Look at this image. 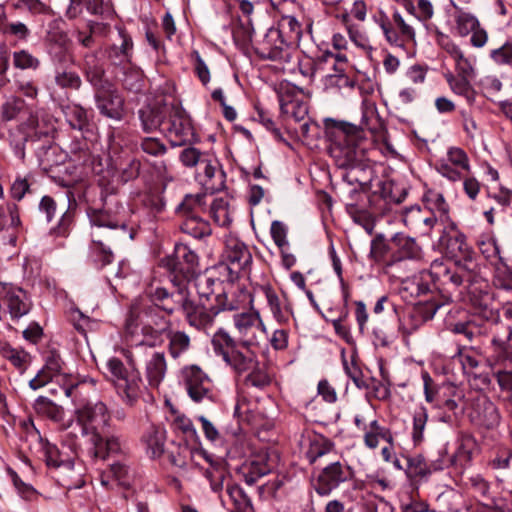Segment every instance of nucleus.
Here are the masks:
<instances>
[{
  "label": "nucleus",
  "instance_id": "nucleus-15",
  "mask_svg": "<svg viewBox=\"0 0 512 512\" xmlns=\"http://www.w3.org/2000/svg\"><path fill=\"white\" fill-rule=\"evenodd\" d=\"M233 323L238 335L237 342H241L243 345H254L257 342V333L266 332L258 312L235 313Z\"/></svg>",
  "mask_w": 512,
  "mask_h": 512
},
{
  "label": "nucleus",
  "instance_id": "nucleus-5",
  "mask_svg": "<svg viewBox=\"0 0 512 512\" xmlns=\"http://www.w3.org/2000/svg\"><path fill=\"white\" fill-rule=\"evenodd\" d=\"M160 266L169 272L170 281L174 285H185L198 270V255L186 244H176L174 253L163 258Z\"/></svg>",
  "mask_w": 512,
  "mask_h": 512
},
{
  "label": "nucleus",
  "instance_id": "nucleus-41",
  "mask_svg": "<svg viewBox=\"0 0 512 512\" xmlns=\"http://www.w3.org/2000/svg\"><path fill=\"white\" fill-rule=\"evenodd\" d=\"M273 30L280 32V36L284 37L290 45H293L296 48L299 46V42L302 37V29L301 24L294 16H283L279 23V27Z\"/></svg>",
  "mask_w": 512,
  "mask_h": 512
},
{
  "label": "nucleus",
  "instance_id": "nucleus-1",
  "mask_svg": "<svg viewBox=\"0 0 512 512\" xmlns=\"http://www.w3.org/2000/svg\"><path fill=\"white\" fill-rule=\"evenodd\" d=\"M439 247L455 259L453 265L443 260H434L429 275L437 289L450 295L458 293L474 294L481 289L484 281L479 274V266L474 253L466 242L455 223L451 222L444 228L439 238Z\"/></svg>",
  "mask_w": 512,
  "mask_h": 512
},
{
  "label": "nucleus",
  "instance_id": "nucleus-3",
  "mask_svg": "<svg viewBox=\"0 0 512 512\" xmlns=\"http://www.w3.org/2000/svg\"><path fill=\"white\" fill-rule=\"evenodd\" d=\"M196 288L200 299H206L210 304L229 311L238 310L251 302L249 292L231 281L205 275L197 279Z\"/></svg>",
  "mask_w": 512,
  "mask_h": 512
},
{
  "label": "nucleus",
  "instance_id": "nucleus-18",
  "mask_svg": "<svg viewBox=\"0 0 512 512\" xmlns=\"http://www.w3.org/2000/svg\"><path fill=\"white\" fill-rule=\"evenodd\" d=\"M468 415L474 425L488 430L496 428L501 420L498 407L487 396L477 397Z\"/></svg>",
  "mask_w": 512,
  "mask_h": 512
},
{
  "label": "nucleus",
  "instance_id": "nucleus-57",
  "mask_svg": "<svg viewBox=\"0 0 512 512\" xmlns=\"http://www.w3.org/2000/svg\"><path fill=\"white\" fill-rule=\"evenodd\" d=\"M13 65L20 70H37L40 67V60L28 50L21 49L13 52Z\"/></svg>",
  "mask_w": 512,
  "mask_h": 512
},
{
  "label": "nucleus",
  "instance_id": "nucleus-63",
  "mask_svg": "<svg viewBox=\"0 0 512 512\" xmlns=\"http://www.w3.org/2000/svg\"><path fill=\"white\" fill-rule=\"evenodd\" d=\"M207 154L202 153L199 149L195 147L188 146L184 148L179 155L180 162L187 168H192L201 164L203 158H205Z\"/></svg>",
  "mask_w": 512,
  "mask_h": 512
},
{
  "label": "nucleus",
  "instance_id": "nucleus-33",
  "mask_svg": "<svg viewBox=\"0 0 512 512\" xmlns=\"http://www.w3.org/2000/svg\"><path fill=\"white\" fill-rule=\"evenodd\" d=\"M93 446L91 454L96 459L105 460L110 455L118 454L122 450V444L117 436L103 438L99 432H93L89 439Z\"/></svg>",
  "mask_w": 512,
  "mask_h": 512
},
{
  "label": "nucleus",
  "instance_id": "nucleus-23",
  "mask_svg": "<svg viewBox=\"0 0 512 512\" xmlns=\"http://www.w3.org/2000/svg\"><path fill=\"white\" fill-rule=\"evenodd\" d=\"M273 466L274 462L271 460L268 452L260 451L244 462L238 469V473L245 483L251 486L258 479L270 473Z\"/></svg>",
  "mask_w": 512,
  "mask_h": 512
},
{
  "label": "nucleus",
  "instance_id": "nucleus-2",
  "mask_svg": "<svg viewBox=\"0 0 512 512\" xmlns=\"http://www.w3.org/2000/svg\"><path fill=\"white\" fill-rule=\"evenodd\" d=\"M325 129L331 139L330 155L339 169L346 171L367 161L362 130L350 123L334 119L325 120Z\"/></svg>",
  "mask_w": 512,
  "mask_h": 512
},
{
  "label": "nucleus",
  "instance_id": "nucleus-16",
  "mask_svg": "<svg viewBox=\"0 0 512 512\" xmlns=\"http://www.w3.org/2000/svg\"><path fill=\"white\" fill-rule=\"evenodd\" d=\"M176 292H169L166 288L161 286L149 285L146 289V295L151 301L150 306L161 308L167 315H172L179 309L187 291L185 285H175Z\"/></svg>",
  "mask_w": 512,
  "mask_h": 512
},
{
  "label": "nucleus",
  "instance_id": "nucleus-4",
  "mask_svg": "<svg viewBox=\"0 0 512 512\" xmlns=\"http://www.w3.org/2000/svg\"><path fill=\"white\" fill-rule=\"evenodd\" d=\"M211 344L215 354L221 356L223 361L239 375L248 372L258 362L256 353L251 350L252 345L237 342L222 328L214 333Z\"/></svg>",
  "mask_w": 512,
  "mask_h": 512
},
{
  "label": "nucleus",
  "instance_id": "nucleus-24",
  "mask_svg": "<svg viewBox=\"0 0 512 512\" xmlns=\"http://www.w3.org/2000/svg\"><path fill=\"white\" fill-rule=\"evenodd\" d=\"M99 112L113 120L120 121L124 117V100L116 90L101 88L95 94Z\"/></svg>",
  "mask_w": 512,
  "mask_h": 512
},
{
  "label": "nucleus",
  "instance_id": "nucleus-48",
  "mask_svg": "<svg viewBox=\"0 0 512 512\" xmlns=\"http://www.w3.org/2000/svg\"><path fill=\"white\" fill-rule=\"evenodd\" d=\"M139 119L141 121V127L144 132L150 133L158 128H163V115L162 112L157 108L145 107L138 111Z\"/></svg>",
  "mask_w": 512,
  "mask_h": 512
},
{
  "label": "nucleus",
  "instance_id": "nucleus-13",
  "mask_svg": "<svg viewBox=\"0 0 512 512\" xmlns=\"http://www.w3.org/2000/svg\"><path fill=\"white\" fill-rule=\"evenodd\" d=\"M225 258L228 262L225 269L230 271L231 278L234 277L233 274L237 276L240 272L243 274L250 273L252 254L247 245L238 238H227L225 245Z\"/></svg>",
  "mask_w": 512,
  "mask_h": 512
},
{
  "label": "nucleus",
  "instance_id": "nucleus-55",
  "mask_svg": "<svg viewBox=\"0 0 512 512\" xmlns=\"http://www.w3.org/2000/svg\"><path fill=\"white\" fill-rule=\"evenodd\" d=\"M0 354L11 362L17 369L24 371L28 359V354L11 347L6 342H0Z\"/></svg>",
  "mask_w": 512,
  "mask_h": 512
},
{
  "label": "nucleus",
  "instance_id": "nucleus-56",
  "mask_svg": "<svg viewBox=\"0 0 512 512\" xmlns=\"http://www.w3.org/2000/svg\"><path fill=\"white\" fill-rule=\"evenodd\" d=\"M432 472L430 466L427 464L422 455H416L407 458L406 473L410 478H424Z\"/></svg>",
  "mask_w": 512,
  "mask_h": 512
},
{
  "label": "nucleus",
  "instance_id": "nucleus-19",
  "mask_svg": "<svg viewBox=\"0 0 512 512\" xmlns=\"http://www.w3.org/2000/svg\"><path fill=\"white\" fill-rule=\"evenodd\" d=\"M0 299L4 300L12 319H20L32 307L27 292L9 283H0Z\"/></svg>",
  "mask_w": 512,
  "mask_h": 512
},
{
  "label": "nucleus",
  "instance_id": "nucleus-8",
  "mask_svg": "<svg viewBox=\"0 0 512 512\" xmlns=\"http://www.w3.org/2000/svg\"><path fill=\"white\" fill-rule=\"evenodd\" d=\"M503 323L499 313L492 309H484L480 314L474 315L470 320L454 324L452 331L463 334L470 342L489 334L494 337Z\"/></svg>",
  "mask_w": 512,
  "mask_h": 512
},
{
  "label": "nucleus",
  "instance_id": "nucleus-54",
  "mask_svg": "<svg viewBox=\"0 0 512 512\" xmlns=\"http://www.w3.org/2000/svg\"><path fill=\"white\" fill-rule=\"evenodd\" d=\"M65 114L73 129L83 130L89 124L88 112L80 105H68Z\"/></svg>",
  "mask_w": 512,
  "mask_h": 512
},
{
  "label": "nucleus",
  "instance_id": "nucleus-59",
  "mask_svg": "<svg viewBox=\"0 0 512 512\" xmlns=\"http://www.w3.org/2000/svg\"><path fill=\"white\" fill-rule=\"evenodd\" d=\"M490 59L498 66L512 68V41L504 42L500 47L492 49L489 53Z\"/></svg>",
  "mask_w": 512,
  "mask_h": 512
},
{
  "label": "nucleus",
  "instance_id": "nucleus-58",
  "mask_svg": "<svg viewBox=\"0 0 512 512\" xmlns=\"http://www.w3.org/2000/svg\"><path fill=\"white\" fill-rule=\"evenodd\" d=\"M280 107L283 113L291 114L298 122L304 121L308 114L307 104L299 100L285 101L284 98L281 97Z\"/></svg>",
  "mask_w": 512,
  "mask_h": 512
},
{
  "label": "nucleus",
  "instance_id": "nucleus-27",
  "mask_svg": "<svg viewBox=\"0 0 512 512\" xmlns=\"http://www.w3.org/2000/svg\"><path fill=\"white\" fill-rule=\"evenodd\" d=\"M62 366L63 361L59 353L54 350L48 351L45 355L44 367L29 381V387L33 390H37L45 386L53 377L60 374Z\"/></svg>",
  "mask_w": 512,
  "mask_h": 512
},
{
  "label": "nucleus",
  "instance_id": "nucleus-42",
  "mask_svg": "<svg viewBox=\"0 0 512 512\" xmlns=\"http://www.w3.org/2000/svg\"><path fill=\"white\" fill-rule=\"evenodd\" d=\"M334 444L322 435H314L309 438V445L305 451V457L310 464H314L319 458L329 454Z\"/></svg>",
  "mask_w": 512,
  "mask_h": 512
},
{
  "label": "nucleus",
  "instance_id": "nucleus-60",
  "mask_svg": "<svg viewBox=\"0 0 512 512\" xmlns=\"http://www.w3.org/2000/svg\"><path fill=\"white\" fill-rule=\"evenodd\" d=\"M493 284L496 288L512 291V270L503 262L495 263Z\"/></svg>",
  "mask_w": 512,
  "mask_h": 512
},
{
  "label": "nucleus",
  "instance_id": "nucleus-45",
  "mask_svg": "<svg viewBox=\"0 0 512 512\" xmlns=\"http://www.w3.org/2000/svg\"><path fill=\"white\" fill-rule=\"evenodd\" d=\"M143 442L151 457H159L164 452L165 433L162 429L151 426L143 435Z\"/></svg>",
  "mask_w": 512,
  "mask_h": 512
},
{
  "label": "nucleus",
  "instance_id": "nucleus-31",
  "mask_svg": "<svg viewBox=\"0 0 512 512\" xmlns=\"http://www.w3.org/2000/svg\"><path fill=\"white\" fill-rule=\"evenodd\" d=\"M367 191H370L373 196H379L387 203H401L407 192L395 185L393 182L388 180H383L377 176H375L371 187Z\"/></svg>",
  "mask_w": 512,
  "mask_h": 512
},
{
  "label": "nucleus",
  "instance_id": "nucleus-26",
  "mask_svg": "<svg viewBox=\"0 0 512 512\" xmlns=\"http://www.w3.org/2000/svg\"><path fill=\"white\" fill-rule=\"evenodd\" d=\"M465 405L464 389L452 383H443V392L437 408L443 409L445 412L449 413L446 421H451L452 417L457 418L462 415L465 410Z\"/></svg>",
  "mask_w": 512,
  "mask_h": 512
},
{
  "label": "nucleus",
  "instance_id": "nucleus-50",
  "mask_svg": "<svg viewBox=\"0 0 512 512\" xmlns=\"http://www.w3.org/2000/svg\"><path fill=\"white\" fill-rule=\"evenodd\" d=\"M451 90L460 96L466 97L470 100L473 96V88L471 85V78L454 75L449 73L445 76Z\"/></svg>",
  "mask_w": 512,
  "mask_h": 512
},
{
  "label": "nucleus",
  "instance_id": "nucleus-53",
  "mask_svg": "<svg viewBox=\"0 0 512 512\" xmlns=\"http://www.w3.org/2000/svg\"><path fill=\"white\" fill-rule=\"evenodd\" d=\"M421 376L426 402L434 404V406L437 407L441 400L443 383L441 385L437 384L428 372H423Z\"/></svg>",
  "mask_w": 512,
  "mask_h": 512
},
{
  "label": "nucleus",
  "instance_id": "nucleus-44",
  "mask_svg": "<svg viewBox=\"0 0 512 512\" xmlns=\"http://www.w3.org/2000/svg\"><path fill=\"white\" fill-rule=\"evenodd\" d=\"M226 492L234 506L232 512H254L250 497L238 484L227 483Z\"/></svg>",
  "mask_w": 512,
  "mask_h": 512
},
{
  "label": "nucleus",
  "instance_id": "nucleus-32",
  "mask_svg": "<svg viewBox=\"0 0 512 512\" xmlns=\"http://www.w3.org/2000/svg\"><path fill=\"white\" fill-rule=\"evenodd\" d=\"M392 243L397 248L394 255L397 261L406 259L420 260L422 258V248L415 238L409 237L403 233H397L393 236Z\"/></svg>",
  "mask_w": 512,
  "mask_h": 512
},
{
  "label": "nucleus",
  "instance_id": "nucleus-51",
  "mask_svg": "<svg viewBox=\"0 0 512 512\" xmlns=\"http://www.w3.org/2000/svg\"><path fill=\"white\" fill-rule=\"evenodd\" d=\"M54 80L55 84L62 89L78 90L82 85L79 74L71 70L57 69Z\"/></svg>",
  "mask_w": 512,
  "mask_h": 512
},
{
  "label": "nucleus",
  "instance_id": "nucleus-12",
  "mask_svg": "<svg viewBox=\"0 0 512 512\" xmlns=\"http://www.w3.org/2000/svg\"><path fill=\"white\" fill-rule=\"evenodd\" d=\"M77 423L81 426L83 435L92 437L93 432L107 426L110 421V413L102 401L91 402L79 406L75 410Z\"/></svg>",
  "mask_w": 512,
  "mask_h": 512
},
{
  "label": "nucleus",
  "instance_id": "nucleus-38",
  "mask_svg": "<svg viewBox=\"0 0 512 512\" xmlns=\"http://www.w3.org/2000/svg\"><path fill=\"white\" fill-rule=\"evenodd\" d=\"M261 290L265 295L268 307L274 319L279 323L287 322L289 320L290 311L278 293L270 285L261 286Z\"/></svg>",
  "mask_w": 512,
  "mask_h": 512
},
{
  "label": "nucleus",
  "instance_id": "nucleus-11",
  "mask_svg": "<svg viewBox=\"0 0 512 512\" xmlns=\"http://www.w3.org/2000/svg\"><path fill=\"white\" fill-rule=\"evenodd\" d=\"M354 477L353 469L346 463L335 461L325 466L313 480L312 485L320 496H328L342 483Z\"/></svg>",
  "mask_w": 512,
  "mask_h": 512
},
{
  "label": "nucleus",
  "instance_id": "nucleus-64",
  "mask_svg": "<svg viewBox=\"0 0 512 512\" xmlns=\"http://www.w3.org/2000/svg\"><path fill=\"white\" fill-rule=\"evenodd\" d=\"M24 100L19 97H11L1 106V118L4 121H11L23 109Z\"/></svg>",
  "mask_w": 512,
  "mask_h": 512
},
{
  "label": "nucleus",
  "instance_id": "nucleus-62",
  "mask_svg": "<svg viewBox=\"0 0 512 512\" xmlns=\"http://www.w3.org/2000/svg\"><path fill=\"white\" fill-rule=\"evenodd\" d=\"M424 209L420 206H411L406 208L402 213V222L411 230L421 229V218Z\"/></svg>",
  "mask_w": 512,
  "mask_h": 512
},
{
  "label": "nucleus",
  "instance_id": "nucleus-52",
  "mask_svg": "<svg viewBox=\"0 0 512 512\" xmlns=\"http://www.w3.org/2000/svg\"><path fill=\"white\" fill-rule=\"evenodd\" d=\"M428 421V412L425 407H420L414 412L411 437L414 445H419L424 440V431Z\"/></svg>",
  "mask_w": 512,
  "mask_h": 512
},
{
  "label": "nucleus",
  "instance_id": "nucleus-20",
  "mask_svg": "<svg viewBox=\"0 0 512 512\" xmlns=\"http://www.w3.org/2000/svg\"><path fill=\"white\" fill-rule=\"evenodd\" d=\"M499 328L491 339L493 353L487 358L491 368L498 364L512 365V328L505 324Z\"/></svg>",
  "mask_w": 512,
  "mask_h": 512
},
{
  "label": "nucleus",
  "instance_id": "nucleus-39",
  "mask_svg": "<svg viewBox=\"0 0 512 512\" xmlns=\"http://www.w3.org/2000/svg\"><path fill=\"white\" fill-rule=\"evenodd\" d=\"M84 72L88 82L96 88H103L105 70L95 52L84 56Z\"/></svg>",
  "mask_w": 512,
  "mask_h": 512
},
{
  "label": "nucleus",
  "instance_id": "nucleus-21",
  "mask_svg": "<svg viewBox=\"0 0 512 512\" xmlns=\"http://www.w3.org/2000/svg\"><path fill=\"white\" fill-rule=\"evenodd\" d=\"M368 413L357 414L354 418L355 426L363 431V442L369 449H376L380 439L385 442L393 441V434L388 427L380 425L378 420L372 419L366 423Z\"/></svg>",
  "mask_w": 512,
  "mask_h": 512
},
{
  "label": "nucleus",
  "instance_id": "nucleus-61",
  "mask_svg": "<svg viewBox=\"0 0 512 512\" xmlns=\"http://www.w3.org/2000/svg\"><path fill=\"white\" fill-rule=\"evenodd\" d=\"M140 149L153 157H161L167 152L166 145L155 137H144L140 142Z\"/></svg>",
  "mask_w": 512,
  "mask_h": 512
},
{
  "label": "nucleus",
  "instance_id": "nucleus-37",
  "mask_svg": "<svg viewBox=\"0 0 512 512\" xmlns=\"http://www.w3.org/2000/svg\"><path fill=\"white\" fill-rule=\"evenodd\" d=\"M105 239L98 232H92V245L90 246V255L93 263L98 269L111 264L114 259L110 247L105 245Z\"/></svg>",
  "mask_w": 512,
  "mask_h": 512
},
{
  "label": "nucleus",
  "instance_id": "nucleus-6",
  "mask_svg": "<svg viewBox=\"0 0 512 512\" xmlns=\"http://www.w3.org/2000/svg\"><path fill=\"white\" fill-rule=\"evenodd\" d=\"M89 220L92 226L99 229L97 231L107 243L118 245L124 241L133 239V233L127 224L121 219L118 213H113L108 209H89Z\"/></svg>",
  "mask_w": 512,
  "mask_h": 512
},
{
  "label": "nucleus",
  "instance_id": "nucleus-22",
  "mask_svg": "<svg viewBox=\"0 0 512 512\" xmlns=\"http://www.w3.org/2000/svg\"><path fill=\"white\" fill-rule=\"evenodd\" d=\"M118 38L106 49L109 62L114 66L128 67L134 55V43L128 32L118 27Z\"/></svg>",
  "mask_w": 512,
  "mask_h": 512
},
{
  "label": "nucleus",
  "instance_id": "nucleus-14",
  "mask_svg": "<svg viewBox=\"0 0 512 512\" xmlns=\"http://www.w3.org/2000/svg\"><path fill=\"white\" fill-rule=\"evenodd\" d=\"M295 53L296 47L290 45L284 37H281L280 32L272 29L265 35L260 48V55L263 58L280 63H290Z\"/></svg>",
  "mask_w": 512,
  "mask_h": 512
},
{
  "label": "nucleus",
  "instance_id": "nucleus-43",
  "mask_svg": "<svg viewBox=\"0 0 512 512\" xmlns=\"http://www.w3.org/2000/svg\"><path fill=\"white\" fill-rule=\"evenodd\" d=\"M33 408L38 415L46 417L55 423L61 422L64 418L65 412L63 407L44 396H39L35 400Z\"/></svg>",
  "mask_w": 512,
  "mask_h": 512
},
{
  "label": "nucleus",
  "instance_id": "nucleus-40",
  "mask_svg": "<svg viewBox=\"0 0 512 512\" xmlns=\"http://www.w3.org/2000/svg\"><path fill=\"white\" fill-rule=\"evenodd\" d=\"M437 310L434 307L432 313L427 315L424 311V307H414L408 313L404 320H400V330L404 335H411L421 325H423L428 319L432 318Z\"/></svg>",
  "mask_w": 512,
  "mask_h": 512
},
{
  "label": "nucleus",
  "instance_id": "nucleus-36",
  "mask_svg": "<svg viewBox=\"0 0 512 512\" xmlns=\"http://www.w3.org/2000/svg\"><path fill=\"white\" fill-rule=\"evenodd\" d=\"M167 351L173 360L185 356L191 348L190 336L182 330H169L167 333Z\"/></svg>",
  "mask_w": 512,
  "mask_h": 512
},
{
  "label": "nucleus",
  "instance_id": "nucleus-28",
  "mask_svg": "<svg viewBox=\"0 0 512 512\" xmlns=\"http://www.w3.org/2000/svg\"><path fill=\"white\" fill-rule=\"evenodd\" d=\"M36 436L40 441L44 459L49 468L61 470L62 472L73 471L74 460L72 458L64 455L56 445L50 443L48 440H43L37 431Z\"/></svg>",
  "mask_w": 512,
  "mask_h": 512
},
{
  "label": "nucleus",
  "instance_id": "nucleus-46",
  "mask_svg": "<svg viewBox=\"0 0 512 512\" xmlns=\"http://www.w3.org/2000/svg\"><path fill=\"white\" fill-rule=\"evenodd\" d=\"M452 6L456 9L454 16L456 29L461 37L469 35L472 31L478 28L480 22L475 15L465 11L461 6H458L456 3H452Z\"/></svg>",
  "mask_w": 512,
  "mask_h": 512
},
{
  "label": "nucleus",
  "instance_id": "nucleus-49",
  "mask_svg": "<svg viewBox=\"0 0 512 512\" xmlns=\"http://www.w3.org/2000/svg\"><path fill=\"white\" fill-rule=\"evenodd\" d=\"M210 214L214 222L222 227H226L231 223L228 201L224 198H216L210 206Z\"/></svg>",
  "mask_w": 512,
  "mask_h": 512
},
{
  "label": "nucleus",
  "instance_id": "nucleus-9",
  "mask_svg": "<svg viewBox=\"0 0 512 512\" xmlns=\"http://www.w3.org/2000/svg\"><path fill=\"white\" fill-rule=\"evenodd\" d=\"M179 309L182 310L184 318L190 327L204 332L213 326L215 318L219 313L229 311L217 305L210 304L206 306L202 302H196L189 297L188 293H186Z\"/></svg>",
  "mask_w": 512,
  "mask_h": 512
},
{
  "label": "nucleus",
  "instance_id": "nucleus-25",
  "mask_svg": "<svg viewBox=\"0 0 512 512\" xmlns=\"http://www.w3.org/2000/svg\"><path fill=\"white\" fill-rule=\"evenodd\" d=\"M218 167V161L208 154L198 167L196 178L207 192L214 193L224 186V173Z\"/></svg>",
  "mask_w": 512,
  "mask_h": 512
},
{
  "label": "nucleus",
  "instance_id": "nucleus-35",
  "mask_svg": "<svg viewBox=\"0 0 512 512\" xmlns=\"http://www.w3.org/2000/svg\"><path fill=\"white\" fill-rule=\"evenodd\" d=\"M167 371V362L164 352H153L145 365V376L148 384L157 388L164 380Z\"/></svg>",
  "mask_w": 512,
  "mask_h": 512
},
{
  "label": "nucleus",
  "instance_id": "nucleus-10",
  "mask_svg": "<svg viewBox=\"0 0 512 512\" xmlns=\"http://www.w3.org/2000/svg\"><path fill=\"white\" fill-rule=\"evenodd\" d=\"M181 376L189 397L196 403L214 402V386L209 376L198 365L182 368Z\"/></svg>",
  "mask_w": 512,
  "mask_h": 512
},
{
  "label": "nucleus",
  "instance_id": "nucleus-30",
  "mask_svg": "<svg viewBox=\"0 0 512 512\" xmlns=\"http://www.w3.org/2000/svg\"><path fill=\"white\" fill-rule=\"evenodd\" d=\"M343 181L351 186H358L361 191H367L375 178L369 159L363 165H355L341 174Z\"/></svg>",
  "mask_w": 512,
  "mask_h": 512
},
{
  "label": "nucleus",
  "instance_id": "nucleus-34",
  "mask_svg": "<svg viewBox=\"0 0 512 512\" xmlns=\"http://www.w3.org/2000/svg\"><path fill=\"white\" fill-rule=\"evenodd\" d=\"M274 380V375L265 363L257 362L253 368L246 372L243 379V386L247 389L263 391L268 388Z\"/></svg>",
  "mask_w": 512,
  "mask_h": 512
},
{
  "label": "nucleus",
  "instance_id": "nucleus-7",
  "mask_svg": "<svg viewBox=\"0 0 512 512\" xmlns=\"http://www.w3.org/2000/svg\"><path fill=\"white\" fill-rule=\"evenodd\" d=\"M162 131L172 146H184L195 138L194 127L186 111L179 105H171L168 119L164 121Z\"/></svg>",
  "mask_w": 512,
  "mask_h": 512
},
{
  "label": "nucleus",
  "instance_id": "nucleus-29",
  "mask_svg": "<svg viewBox=\"0 0 512 512\" xmlns=\"http://www.w3.org/2000/svg\"><path fill=\"white\" fill-rule=\"evenodd\" d=\"M117 394L127 405L133 406L142 394V379L137 372L115 381Z\"/></svg>",
  "mask_w": 512,
  "mask_h": 512
},
{
  "label": "nucleus",
  "instance_id": "nucleus-47",
  "mask_svg": "<svg viewBox=\"0 0 512 512\" xmlns=\"http://www.w3.org/2000/svg\"><path fill=\"white\" fill-rule=\"evenodd\" d=\"M163 312L159 307L150 305L144 307L142 310V324L159 327L161 330H171V320Z\"/></svg>",
  "mask_w": 512,
  "mask_h": 512
},
{
  "label": "nucleus",
  "instance_id": "nucleus-17",
  "mask_svg": "<svg viewBox=\"0 0 512 512\" xmlns=\"http://www.w3.org/2000/svg\"><path fill=\"white\" fill-rule=\"evenodd\" d=\"M201 197L187 196L181 203L180 209L185 211V218L180 226L181 231L195 239H202L211 234L210 224L192 213L193 205H200Z\"/></svg>",
  "mask_w": 512,
  "mask_h": 512
}]
</instances>
